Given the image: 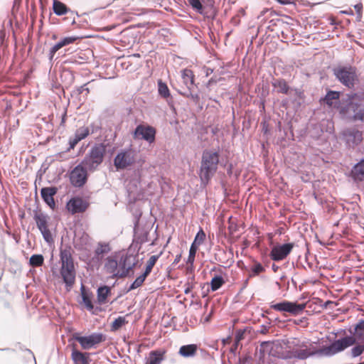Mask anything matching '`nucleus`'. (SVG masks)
I'll use <instances>...</instances> for the list:
<instances>
[{
  "mask_svg": "<svg viewBox=\"0 0 364 364\" xmlns=\"http://www.w3.org/2000/svg\"><path fill=\"white\" fill-rule=\"evenodd\" d=\"M225 283V280L220 275L214 276L210 281V288L213 291L218 290Z\"/></svg>",
  "mask_w": 364,
  "mask_h": 364,
  "instance_id": "2f4dec72",
  "label": "nucleus"
},
{
  "mask_svg": "<svg viewBox=\"0 0 364 364\" xmlns=\"http://www.w3.org/2000/svg\"><path fill=\"white\" fill-rule=\"evenodd\" d=\"M197 350L196 344L183 345L180 347L178 353L183 358H193L196 355Z\"/></svg>",
  "mask_w": 364,
  "mask_h": 364,
  "instance_id": "b1692460",
  "label": "nucleus"
},
{
  "mask_svg": "<svg viewBox=\"0 0 364 364\" xmlns=\"http://www.w3.org/2000/svg\"><path fill=\"white\" fill-rule=\"evenodd\" d=\"M350 333L353 336H347L336 340L329 346H323L318 350L317 353L331 357L354 345L357 341L364 342V320L360 321L355 326L353 331H350Z\"/></svg>",
  "mask_w": 364,
  "mask_h": 364,
  "instance_id": "f257e3e1",
  "label": "nucleus"
},
{
  "mask_svg": "<svg viewBox=\"0 0 364 364\" xmlns=\"http://www.w3.org/2000/svg\"><path fill=\"white\" fill-rule=\"evenodd\" d=\"M159 257H160V255H152L150 257L149 259L147 262L146 269H145L144 272H143L144 274H145L146 275L148 276L151 272V270H152L154 266L155 265L156 262L159 259Z\"/></svg>",
  "mask_w": 364,
  "mask_h": 364,
  "instance_id": "e433bc0d",
  "label": "nucleus"
},
{
  "mask_svg": "<svg viewBox=\"0 0 364 364\" xmlns=\"http://www.w3.org/2000/svg\"><path fill=\"white\" fill-rule=\"evenodd\" d=\"M80 291H81L82 302L85 305L86 308L90 311L94 309V306L92 302L91 295L85 291V287L83 285L81 286Z\"/></svg>",
  "mask_w": 364,
  "mask_h": 364,
  "instance_id": "c756f323",
  "label": "nucleus"
},
{
  "mask_svg": "<svg viewBox=\"0 0 364 364\" xmlns=\"http://www.w3.org/2000/svg\"><path fill=\"white\" fill-rule=\"evenodd\" d=\"M238 346H236L235 342L234 343L233 346L230 348V351L232 353H235L237 350Z\"/></svg>",
  "mask_w": 364,
  "mask_h": 364,
  "instance_id": "052dcab7",
  "label": "nucleus"
},
{
  "mask_svg": "<svg viewBox=\"0 0 364 364\" xmlns=\"http://www.w3.org/2000/svg\"><path fill=\"white\" fill-rule=\"evenodd\" d=\"M181 258V255H176V258H175V259H174V261L173 262V264H178L180 262Z\"/></svg>",
  "mask_w": 364,
  "mask_h": 364,
  "instance_id": "13d9d810",
  "label": "nucleus"
},
{
  "mask_svg": "<svg viewBox=\"0 0 364 364\" xmlns=\"http://www.w3.org/2000/svg\"><path fill=\"white\" fill-rule=\"evenodd\" d=\"M158 92L161 97L167 98L170 96V91L167 85L161 80H158Z\"/></svg>",
  "mask_w": 364,
  "mask_h": 364,
  "instance_id": "f704fd0d",
  "label": "nucleus"
},
{
  "mask_svg": "<svg viewBox=\"0 0 364 364\" xmlns=\"http://www.w3.org/2000/svg\"><path fill=\"white\" fill-rule=\"evenodd\" d=\"M137 152L132 148L121 149L114 159L117 171L124 170L136 162Z\"/></svg>",
  "mask_w": 364,
  "mask_h": 364,
  "instance_id": "0eeeda50",
  "label": "nucleus"
},
{
  "mask_svg": "<svg viewBox=\"0 0 364 364\" xmlns=\"http://www.w3.org/2000/svg\"><path fill=\"white\" fill-rule=\"evenodd\" d=\"M306 306V303L299 304L297 302L287 300L271 305V308L274 310L281 312H287L293 316H296L301 314L305 309Z\"/></svg>",
  "mask_w": 364,
  "mask_h": 364,
  "instance_id": "1a4fd4ad",
  "label": "nucleus"
},
{
  "mask_svg": "<svg viewBox=\"0 0 364 364\" xmlns=\"http://www.w3.org/2000/svg\"><path fill=\"white\" fill-rule=\"evenodd\" d=\"M26 350L33 356L34 360L36 361V358H35V356H34L33 352L30 349H26Z\"/></svg>",
  "mask_w": 364,
  "mask_h": 364,
  "instance_id": "774afa93",
  "label": "nucleus"
},
{
  "mask_svg": "<svg viewBox=\"0 0 364 364\" xmlns=\"http://www.w3.org/2000/svg\"><path fill=\"white\" fill-rule=\"evenodd\" d=\"M44 257L41 254H35L31 255L29 259V264L33 267H38L43 265Z\"/></svg>",
  "mask_w": 364,
  "mask_h": 364,
  "instance_id": "473e14b6",
  "label": "nucleus"
},
{
  "mask_svg": "<svg viewBox=\"0 0 364 364\" xmlns=\"http://www.w3.org/2000/svg\"><path fill=\"white\" fill-rule=\"evenodd\" d=\"M340 97V92L329 90L324 98V101L326 105L331 106L333 105V100H338Z\"/></svg>",
  "mask_w": 364,
  "mask_h": 364,
  "instance_id": "c9c22d12",
  "label": "nucleus"
},
{
  "mask_svg": "<svg viewBox=\"0 0 364 364\" xmlns=\"http://www.w3.org/2000/svg\"><path fill=\"white\" fill-rule=\"evenodd\" d=\"M61 267L60 274L67 291H70L75 282V269L70 249H61L60 252Z\"/></svg>",
  "mask_w": 364,
  "mask_h": 364,
  "instance_id": "7ed1b4c3",
  "label": "nucleus"
},
{
  "mask_svg": "<svg viewBox=\"0 0 364 364\" xmlns=\"http://www.w3.org/2000/svg\"><path fill=\"white\" fill-rule=\"evenodd\" d=\"M73 338L80 344L84 350L94 348L96 345L105 341L106 339L105 336L101 333H93L87 336H81L75 333Z\"/></svg>",
  "mask_w": 364,
  "mask_h": 364,
  "instance_id": "9d476101",
  "label": "nucleus"
},
{
  "mask_svg": "<svg viewBox=\"0 0 364 364\" xmlns=\"http://www.w3.org/2000/svg\"><path fill=\"white\" fill-rule=\"evenodd\" d=\"M294 247L293 242L274 245L271 250L269 257L273 261H281L290 254Z\"/></svg>",
  "mask_w": 364,
  "mask_h": 364,
  "instance_id": "4468645a",
  "label": "nucleus"
},
{
  "mask_svg": "<svg viewBox=\"0 0 364 364\" xmlns=\"http://www.w3.org/2000/svg\"><path fill=\"white\" fill-rule=\"evenodd\" d=\"M194 88L187 90L183 92H180L183 96L190 98L195 104H198L200 101V96L198 92H194Z\"/></svg>",
  "mask_w": 364,
  "mask_h": 364,
  "instance_id": "58836bf2",
  "label": "nucleus"
},
{
  "mask_svg": "<svg viewBox=\"0 0 364 364\" xmlns=\"http://www.w3.org/2000/svg\"><path fill=\"white\" fill-rule=\"evenodd\" d=\"M247 360V357H243V358H240L239 359V363L240 364H245Z\"/></svg>",
  "mask_w": 364,
  "mask_h": 364,
  "instance_id": "bf43d9fd",
  "label": "nucleus"
},
{
  "mask_svg": "<svg viewBox=\"0 0 364 364\" xmlns=\"http://www.w3.org/2000/svg\"><path fill=\"white\" fill-rule=\"evenodd\" d=\"M245 330L237 329L235 332V342L236 346H238L240 342L244 338Z\"/></svg>",
  "mask_w": 364,
  "mask_h": 364,
  "instance_id": "de8ad7c7",
  "label": "nucleus"
},
{
  "mask_svg": "<svg viewBox=\"0 0 364 364\" xmlns=\"http://www.w3.org/2000/svg\"><path fill=\"white\" fill-rule=\"evenodd\" d=\"M87 170L82 162L76 166L70 173L71 184L77 188L82 187L87 181Z\"/></svg>",
  "mask_w": 364,
  "mask_h": 364,
  "instance_id": "f8f14e48",
  "label": "nucleus"
},
{
  "mask_svg": "<svg viewBox=\"0 0 364 364\" xmlns=\"http://www.w3.org/2000/svg\"><path fill=\"white\" fill-rule=\"evenodd\" d=\"M89 207V203L79 196L71 198L66 204L68 210L73 215L84 213Z\"/></svg>",
  "mask_w": 364,
  "mask_h": 364,
  "instance_id": "2eb2a0df",
  "label": "nucleus"
},
{
  "mask_svg": "<svg viewBox=\"0 0 364 364\" xmlns=\"http://www.w3.org/2000/svg\"><path fill=\"white\" fill-rule=\"evenodd\" d=\"M294 92V95L298 97L299 98L301 99L303 97V92L298 90V89H293L292 92Z\"/></svg>",
  "mask_w": 364,
  "mask_h": 364,
  "instance_id": "5fc2aeb1",
  "label": "nucleus"
},
{
  "mask_svg": "<svg viewBox=\"0 0 364 364\" xmlns=\"http://www.w3.org/2000/svg\"><path fill=\"white\" fill-rule=\"evenodd\" d=\"M53 10L54 14L57 16H63L70 11L68 6L59 0H53Z\"/></svg>",
  "mask_w": 364,
  "mask_h": 364,
  "instance_id": "a878e982",
  "label": "nucleus"
},
{
  "mask_svg": "<svg viewBox=\"0 0 364 364\" xmlns=\"http://www.w3.org/2000/svg\"><path fill=\"white\" fill-rule=\"evenodd\" d=\"M111 251V247L109 243L106 242H98L96 249L95 250V256L92 258V260H97V262H100L104 255L109 253Z\"/></svg>",
  "mask_w": 364,
  "mask_h": 364,
  "instance_id": "4be33fe9",
  "label": "nucleus"
},
{
  "mask_svg": "<svg viewBox=\"0 0 364 364\" xmlns=\"http://www.w3.org/2000/svg\"><path fill=\"white\" fill-rule=\"evenodd\" d=\"M43 239L48 243L53 242L52 234L48 228L41 230Z\"/></svg>",
  "mask_w": 364,
  "mask_h": 364,
  "instance_id": "49530a36",
  "label": "nucleus"
},
{
  "mask_svg": "<svg viewBox=\"0 0 364 364\" xmlns=\"http://www.w3.org/2000/svg\"><path fill=\"white\" fill-rule=\"evenodd\" d=\"M147 277V275H146L145 274H141V275H139V277H137L135 280L130 284L129 287L128 288V289L127 290V293L132 291V290H134L139 287H141L143 283L144 282L146 278Z\"/></svg>",
  "mask_w": 364,
  "mask_h": 364,
  "instance_id": "72a5a7b5",
  "label": "nucleus"
},
{
  "mask_svg": "<svg viewBox=\"0 0 364 364\" xmlns=\"http://www.w3.org/2000/svg\"><path fill=\"white\" fill-rule=\"evenodd\" d=\"M90 134V127H81L78 128L74 134L73 137L69 139V148L68 151L73 149L79 141L85 139Z\"/></svg>",
  "mask_w": 364,
  "mask_h": 364,
  "instance_id": "a211bd4d",
  "label": "nucleus"
},
{
  "mask_svg": "<svg viewBox=\"0 0 364 364\" xmlns=\"http://www.w3.org/2000/svg\"><path fill=\"white\" fill-rule=\"evenodd\" d=\"M77 39H78V37L68 36L62 38L58 43L62 47H64L74 43Z\"/></svg>",
  "mask_w": 364,
  "mask_h": 364,
  "instance_id": "a18cd8bd",
  "label": "nucleus"
},
{
  "mask_svg": "<svg viewBox=\"0 0 364 364\" xmlns=\"http://www.w3.org/2000/svg\"><path fill=\"white\" fill-rule=\"evenodd\" d=\"M57 192L58 188L55 186L44 187L41 189L42 199L53 210L55 207L54 196Z\"/></svg>",
  "mask_w": 364,
  "mask_h": 364,
  "instance_id": "f3484780",
  "label": "nucleus"
},
{
  "mask_svg": "<svg viewBox=\"0 0 364 364\" xmlns=\"http://www.w3.org/2000/svg\"><path fill=\"white\" fill-rule=\"evenodd\" d=\"M333 304V301H330V300H328L326 301L323 305L322 306L324 308V309H327L328 307V306L330 305H332Z\"/></svg>",
  "mask_w": 364,
  "mask_h": 364,
  "instance_id": "4d7b16f0",
  "label": "nucleus"
},
{
  "mask_svg": "<svg viewBox=\"0 0 364 364\" xmlns=\"http://www.w3.org/2000/svg\"><path fill=\"white\" fill-rule=\"evenodd\" d=\"M268 11H269V9H264L263 11H262L261 13H260V15L258 16V18H260L261 16L264 15Z\"/></svg>",
  "mask_w": 364,
  "mask_h": 364,
  "instance_id": "69168bd1",
  "label": "nucleus"
},
{
  "mask_svg": "<svg viewBox=\"0 0 364 364\" xmlns=\"http://www.w3.org/2000/svg\"><path fill=\"white\" fill-rule=\"evenodd\" d=\"M352 172L357 177H364V159H362L353 166Z\"/></svg>",
  "mask_w": 364,
  "mask_h": 364,
  "instance_id": "4c0bfd02",
  "label": "nucleus"
},
{
  "mask_svg": "<svg viewBox=\"0 0 364 364\" xmlns=\"http://www.w3.org/2000/svg\"><path fill=\"white\" fill-rule=\"evenodd\" d=\"M341 139L348 147L353 148L363 141V133L355 127L347 128L342 131Z\"/></svg>",
  "mask_w": 364,
  "mask_h": 364,
  "instance_id": "9b49d317",
  "label": "nucleus"
},
{
  "mask_svg": "<svg viewBox=\"0 0 364 364\" xmlns=\"http://www.w3.org/2000/svg\"><path fill=\"white\" fill-rule=\"evenodd\" d=\"M65 119H66V112H65L63 116H62V119H61V122H60V124H63L65 122Z\"/></svg>",
  "mask_w": 364,
  "mask_h": 364,
  "instance_id": "0e129e2a",
  "label": "nucleus"
},
{
  "mask_svg": "<svg viewBox=\"0 0 364 364\" xmlns=\"http://www.w3.org/2000/svg\"><path fill=\"white\" fill-rule=\"evenodd\" d=\"M88 83L84 84L83 85L79 87L77 89L78 94H82L84 92H86V94H88L90 92V89L87 87Z\"/></svg>",
  "mask_w": 364,
  "mask_h": 364,
  "instance_id": "3c124183",
  "label": "nucleus"
},
{
  "mask_svg": "<svg viewBox=\"0 0 364 364\" xmlns=\"http://www.w3.org/2000/svg\"><path fill=\"white\" fill-rule=\"evenodd\" d=\"M105 269L106 272L112 274V278H119V274L121 272V269L119 267V261L108 257L105 264Z\"/></svg>",
  "mask_w": 364,
  "mask_h": 364,
  "instance_id": "6ab92c4d",
  "label": "nucleus"
},
{
  "mask_svg": "<svg viewBox=\"0 0 364 364\" xmlns=\"http://www.w3.org/2000/svg\"><path fill=\"white\" fill-rule=\"evenodd\" d=\"M272 85L274 88L277 89V92L285 95H292L293 89L291 88L284 79H274L272 82Z\"/></svg>",
  "mask_w": 364,
  "mask_h": 364,
  "instance_id": "5701e85b",
  "label": "nucleus"
},
{
  "mask_svg": "<svg viewBox=\"0 0 364 364\" xmlns=\"http://www.w3.org/2000/svg\"><path fill=\"white\" fill-rule=\"evenodd\" d=\"M112 287L102 285L97 289V302L100 305L105 304L107 302V298L111 295Z\"/></svg>",
  "mask_w": 364,
  "mask_h": 364,
  "instance_id": "412c9836",
  "label": "nucleus"
},
{
  "mask_svg": "<svg viewBox=\"0 0 364 364\" xmlns=\"http://www.w3.org/2000/svg\"><path fill=\"white\" fill-rule=\"evenodd\" d=\"M156 129L149 125L139 124L134 131V138L143 139L149 144L154 142L156 139Z\"/></svg>",
  "mask_w": 364,
  "mask_h": 364,
  "instance_id": "ddd939ff",
  "label": "nucleus"
},
{
  "mask_svg": "<svg viewBox=\"0 0 364 364\" xmlns=\"http://www.w3.org/2000/svg\"><path fill=\"white\" fill-rule=\"evenodd\" d=\"M181 77L183 82L187 87V90L194 88L196 85L194 84V75L191 70L184 69L181 71Z\"/></svg>",
  "mask_w": 364,
  "mask_h": 364,
  "instance_id": "393cba45",
  "label": "nucleus"
},
{
  "mask_svg": "<svg viewBox=\"0 0 364 364\" xmlns=\"http://www.w3.org/2000/svg\"><path fill=\"white\" fill-rule=\"evenodd\" d=\"M151 231L150 226L141 228L139 224V218H136L134 221V240L136 242L141 244L146 243L149 241L148 236Z\"/></svg>",
  "mask_w": 364,
  "mask_h": 364,
  "instance_id": "dca6fc26",
  "label": "nucleus"
},
{
  "mask_svg": "<svg viewBox=\"0 0 364 364\" xmlns=\"http://www.w3.org/2000/svg\"><path fill=\"white\" fill-rule=\"evenodd\" d=\"M191 289H192V287L188 286L187 288L185 289L184 293L186 294H188L191 291Z\"/></svg>",
  "mask_w": 364,
  "mask_h": 364,
  "instance_id": "680f3d73",
  "label": "nucleus"
},
{
  "mask_svg": "<svg viewBox=\"0 0 364 364\" xmlns=\"http://www.w3.org/2000/svg\"><path fill=\"white\" fill-rule=\"evenodd\" d=\"M63 47L60 46V44L58 42L56 44H55L49 51V59L50 60H52L55 53Z\"/></svg>",
  "mask_w": 364,
  "mask_h": 364,
  "instance_id": "09e8293b",
  "label": "nucleus"
},
{
  "mask_svg": "<svg viewBox=\"0 0 364 364\" xmlns=\"http://www.w3.org/2000/svg\"><path fill=\"white\" fill-rule=\"evenodd\" d=\"M90 355V353H82L77 350L75 346H73L71 353V358L74 364H90L91 362Z\"/></svg>",
  "mask_w": 364,
  "mask_h": 364,
  "instance_id": "aec40b11",
  "label": "nucleus"
},
{
  "mask_svg": "<svg viewBox=\"0 0 364 364\" xmlns=\"http://www.w3.org/2000/svg\"><path fill=\"white\" fill-rule=\"evenodd\" d=\"M206 0H188V3L192 9L200 14H203L204 7L203 3H205ZM207 1H213L212 0H207Z\"/></svg>",
  "mask_w": 364,
  "mask_h": 364,
  "instance_id": "7c9ffc66",
  "label": "nucleus"
},
{
  "mask_svg": "<svg viewBox=\"0 0 364 364\" xmlns=\"http://www.w3.org/2000/svg\"><path fill=\"white\" fill-rule=\"evenodd\" d=\"M364 353V345L358 344L351 349V355L356 358Z\"/></svg>",
  "mask_w": 364,
  "mask_h": 364,
  "instance_id": "37998d69",
  "label": "nucleus"
},
{
  "mask_svg": "<svg viewBox=\"0 0 364 364\" xmlns=\"http://www.w3.org/2000/svg\"><path fill=\"white\" fill-rule=\"evenodd\" d=\"M343 112H346L353 120L364 121V95L353 94L348 95V102L343 109Z\"/></svg>",
  "mask_w": 364,
  "mask_h": 364,
  "instance_id": "20e7f679",
  "label": "nucleus"
},
{
  "mask_svg": "<svg viewBox=\"0 0 364 364\" xmlns=\"http://www.w3.org/2000/svg\"><path fill=\"white\" fill-rule=\"evenodd\" d=\"M220 161V153L213 149H205L202 154L200 178L203 184L210 181L218 170Z\"/></svg>",
  "mask_w": 364,
  "mask_h": 364,
  "instance_id": "f03ea898",
  "label": "nucleus"
},
{
  "mask_svg": "<svg viewBox=\"0 0 364 364\" xmlns=\"http://www.w3.org/2000/svg\"><path fill=\"white\" fill-rule=\"evenodd\" d=\"M258 331L262 334H266L269 331V326H265V325H262V326H260L259 330H258Z\"/></svg>",
  "mask_w": 364,
  "mask_h": 364,
  "instance_id": "864d4df0",
  "label": "nucleus"
},
{
  "mask_svg": "<svg viewBox=\"0 0 364 364\" xmlns=\"http://www.w3.org/2000/svg\"><path fill=\"white\" fill-rule=\"evenodd\" d=\"M33 218L40 231L48 228V216L46 215L36 213Z\"/></svg>",
  "mask_w": 364,
  "mask_h": 364,
  "instance_id": "bb28decb",
  "label": "nucleus"
},
{
  "mask_svg": "<svg viewBox=\"0 0 364 364\" xmlns=\"http://www.w3.org/2000/svg\"><path fill=\"white\" fill-rule=\"evenodd\" d=\"M127 321L125 319V317L123 316H119L118 318H115L114 321L112 323V331H115L121 328L125 323H127Z\"/></svg>",
  "mask_w": 364,
  "mask_h": 364,
  "instance_id": "ea45409f",
  "label": "nucleus"
},
{
  "mask_svg": "<svg viewBox=\"0 0 364 364\" xmlns=\"http://www.w3.org/2000/svg\"><path fill=\"white\" fill-rule=\"evenodd\" d=\"M88 127H90V134H94L100 130L101 125L99 122H94Z\"/></svg>",
  "mask_w": 364,
  "mask_h": 364,
  "instance_id": "8fccbe9b",
  "label": "nucleus"
},
{
  "mask_svg": "<svg viewBox=\"0 0 364 364\" xmlns=\"http://www.w3.org/2000/svg\"><path fill=\"white\" fill-rule=\"evenodd\" d=\"M333 75L343 86L353 89L358 81L355 69L351 66H340L333 70Z\"/></svg>",
  "mask_w": 364,
  "mask_h": 364,
  "instance_id": "423d86ee",
  "label": "nucleus"
},
{
  "mask_svg": "<svg viewBox=\"0 0 364 364\" xmlns=\"http://www.w3.org/2000/svg\"><path fill=\"white\" fill-rule=\"evenodd\" d=\"M265 269L261 263L255 262L253 266L251 267L252 273L250 277L258 275L259 273L264 272Z\"/></svg>",
  "mask_w": 364,
  "mask_h": 364,
  "instance_id": "a19ab883",
  "label": "nucleus"
},
{
  "mask_svg": "<svg viewBox=\"0 0 364 364\" xmlns=\"http://www.w3.org/2000/svg\"><path fill=\"white\" fill-rule=\"evenodd\" d=\"M205 238V234L204 231L200 229L195 236L194 240L192 244H195V245H197L198 247L200 244L203 242Z\"/></svg>",
  "mask_w": 364,
  "mask_h": 364,
  "instance_id": "79ce46f5",
  "label": "nucleus"
},
{
  "mask_svg": "<svg viewBox=\"0 0 364 364\" xmlns=\"http://www.w3.org/2000/svg\"><path fill=\"white\" fill-rule=\"evenodd\" d=\"M309 354L308 353V352L306 350H301L298 352L296 356L299 359H306V358L309 357Z\"/></svg>",
  "mask_w": 364,
  "mask_h": 364,
  "instance_id": "603ef678",
  "label": "nucleus"
},
{
  "mask_svg": "<svg viewBox=\"0 0 364 364\" xmlns=\"http://www.w3.org/2000/svg\"><path fill=\"white\" fill-rule=\"evenodd\" d=\"M106 154V146L104 144H96L82 161V164L90 171H94L102 163Z\"/></svg>",
  "mask_w": 364,
  "mask_h": 364,
  "instance_id": "39448f33",
  "label": "nucleus"
},
{
  "mask_svg": "<svg viewBox=\"0 0 364 364\" xmlns=\"http://www.w3.org/2000/svg\"><path fill=\"white\" fill-rule=\"evenodd\" d=\"M198 250L197 245H195V244H191L190 250H189V255L186 261V263L188 265H189L187 267V270L189 272L193 271V262L195 260L196 254Z\"/></svg>",
  "mask_w": 364,
  "mask_h": 364,
  "instance_id": "cd10ccee",
  "label": "nucleus"
},
{
  "mask_svg": "<svg viewBox=\"0 0 364 364\" xmlns=\"http://www.w3.org/2000/svg\"><path fill=\"white\" fill-rule=\"evenodd\" d=\"M277 2H279V4H282V5H286V4H288V2H287V1H284V0H277Z\"/></svg>",
  "mask_w": 364,
  "mask_h": 364,
  "instance_id": "338daca9",
  "label": "nucleus"
},
{
  "mask_svg": "<svg viewBox=\"0 0 364 364\" xmlns=\"http://www.w3.org/2000/svg\"><path fill=\"white\" fill-rule=\"evenodd\" d=\"M279 268V266L276 265L275 264H273L272 265V270H273L274 272H277L278 271Z\"/></svg>",
  "mask_w": 364,
  "mask_h": 364,
  "instance_id": "e2e57ef3",
  "label": "nucleus"
},
{
  "mask_svg": "<svg viewBox=\"0 0 364 364\" xmlns=\"http://www.w3.org/2000/svg\"><path fill=\"white\" fill-rule=\"evenodd\" d=\"M163 354L160 351H151L146 364H160L163 360Z\"/></svg>",
  "mask_w": 364,
  "mask_h": 364,
  "instance_id": "c85d7f7f",
  "label": "nucleus"
},
{
  "mask_svg": "<svg viewBox=\"0 0 364 364\" xmlns=\"http://www.w3.org/2000/svg\"><path fill=\"white\" fill-rule=\"evenodd\" d=\"M354 8L356 10V11L358 12V14L359 15H360L361 11H362V8H363L362 4H358L354 6Z\"/></svg>",
  "mask_w": 364,
  "mask_h": 364,
  "instance_id": "6e6d98bb",
  "label": "nucleus"
},
{
  "mask_svg": "<svg viewBox=\"0 0 364 364\" xmlns=\"http://www.w3.org/2000/svg\"><path fill=\"white\" fill-rule=\"evenodd\" d=\"M138 262V255L123 254L119 260V267L121 269L119 278L133 276L134 268L137 265Z\"/></svg>",
  "mask_w": 364,
  "mask_h": 364,
  "instance_id": "6e6552de",
  "label": "nucleus"
},
{
  "mask_svg": "<svg viewBox=\"0 0 364 364\" xmlns=\"http://www.w3.org/2000/svg\"><path fill=\"white\" fill-rule=\"evenodd\" d=\"M271 343L270 341H263L261 343L259 348L257 349L260 354V357L264 356L266 352L269 350L268 348L270 346Z\"/></svg>",
  "mask_w": 364,
  "mask_h": 364,
  "instance_id": "c03bdc74",
  "label": "nucleus"
}]
</instances>
